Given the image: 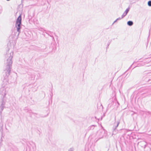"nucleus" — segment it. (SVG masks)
Wrapping results in <instances>:
<instances>
[{"mask_svg": "<svg viewBox=\"0 0 151 151\" xmlns=\"http://www.w3.org/2000/svg\"><path fill=\"white\" fill-rule=\"evenodd\" d=\"M21 15L20 14L18 17L16 22V27L17 28L18 31H19L20 29V25L21 23Z\"/></svg>", "mask_w": 151, "mask_h": 151, "instance_id": "f257e3e1", "label": "nucleus"}, {"mask_svg": "<svg viewBox=\"0 0 151 151\" xmlns=\"http://www.w3.org/2000/svg\"><path fill=\"white\" fill-rule=\"evenodd\" d=\"M129 11V9H126L123 15H124V17L128 13Z\"/></svg>", "mask_w": 151, "mask_h": 151, "instance_id": "f03ea898", "label": "nucleus"}, {"mask_svg": "<svg viewBox=\"0 0 151 151\" xmlns=\"http://www.w3.org/2000/svg\"><path fill=\"white\" fill-rule=\"evenodd\" d=\"M127 24L128 25L131 26L133 25V23L131 21H129L127 22Z\"/></svg>", "mask_w": 151, "mask_h": 151, "instance_id": "7ed1b4c3", "label": "nucleus"}, {"mask_svg": "<svg viewBox=\"0 0 151 151\" xmlns=\"http://www.w3.org/2000/svg\"><path fill=\"white\" fill-rule=\"evenodd\" d=\"M148 4L150 6H151V1H149L148 2Z\"/></svg>", "mask_w": 151, "mask_h": 151, "instance_id": "20e7f679", "label": "nucleus"}]
</instances>
